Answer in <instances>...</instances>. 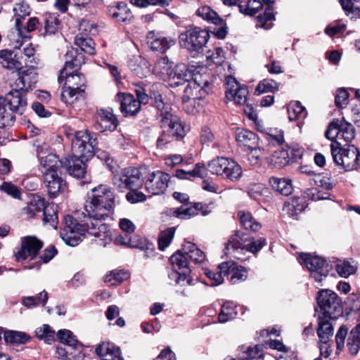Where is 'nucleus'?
I'll list each match as a JSON object with an SVG mask.
<instances>
[{
	"instance_id": "nucleus-1",
	"label": "nucleus",
	"mask_w": 360,
	"mask_h": 360,
	"mask_svg": "<svg viewBox=\"0 0 360 360\" xmlns=\"http://www.w3.org/2000/svg\"><path fill=\"white\" fill-rule=\"evenodd\" d=\"M115 204V195L112 189L107 185H99L91 189L82 214L84 218H88L91 224L90 232L101 240H105L104 245L110 240V232L108 227L101 224V219L107 217Z\"/></svg>"
},
{
	"instance_id": "nucleus-2",
	"label": "nucleus",
	"mask_w": 360,
	"mask_h": 360,
	"mask_svg": "<svg viewBox=\"0 0 360 360\" xmlns=\"http://www.w3.org/2000/svg\"><path fill=\"white\" fill-rule=\"evenodd\" d=\"M65 59L64 68L60 70L58 76V82H63L65 80V85L61 93V99L65 103L72 104L82 96L84 89L75 86L76 84L73 80H80V76L73 74L74 70L68 72V69L80 67L84 63V56L82 53L78 52V49L71 48L65 53Z\"/></svg>"
},
{
	"instance_id": "nucleus-3",
	"label": "nucleus",
	"mask_w": 360,
	"mask_h": 360,
	"mask_svg": "<svg viewBox=\"0 0 360 360\" xmlns=\"http://www.w3.org/2000/svg\"><path fill=\"white\" fill-rule=\"evenodd\" d=\"M83 224H79L72 217L67 215L64 217L63 226L60 229V236L68 245L75 247L79 244L86 233L94 236L89 231L91 224L88 218H84Z\"/></svg>"
},
{
	"instance_id": "nucleus-4",
	"label": "nucleus",
	"mask_w": 360,
	"mask_h": 360,
	"mask_svg": "<svg viewBox=\"0 0 360 360\" xmlns=\"http://www.w3.org/2000/svg\"><path fill=\"white\" fill-rule=\"evenodd\" d=\"M162 134L157 140V148L164 149L174 140H179L185 136L184 127L179 118L173 114H167L161 119Z\"/></svg>"
},
{
	"instance_id": "nucleus-5",
	"label": "nucleus",
	"mask_w": 360,
	"mask_h": 360,
	"mask_svg": "<svg viewBox=\"0 0 360 360\" xmlns=\"http://www.w3.org/2000/svg\"><path fill=\"white\" fill-rule=\"evenodd\" d=\"M319 309H316L318 317L323 316L328 319H338L342 314L340 298L330 290H321L316 297Z\"/></svg>"
},
{
	"instance_id": "nucleus-6",
	"label": "nucleus",
	"mask_w": 360,
	"mask_h": 360,
	"mask_svg": "<svg viewBox=\"0 0 360 360\" xmlns=\"http://www.w3.org/2000/svg\"><path fill=\"white\" fill-rule=\"evenodd\" d=\"M209 39L210 34L206 30L195 26L188 27L179 37L181 47L194 53L202 52Z\"/></svg>"
},
{
	"instance_id": "nucleus-7",
	"label": "nucleus",
	"mask_w": 360,
	"mask_h": 360,
	"mask_svg": "<svg viewBox=\"0 0 360 360\" xmlns=\"http://www.w3.org/2000/svg\"><path fill=\"white\" fill-rule=\"evenodd\" d=\"M330 150L334 162L341 166L345 171L349 172L357 169L360 153L354 146L341 148L340 143L335 141L330 144Z\"/></svg>"
},
{
	"instance_id": "nucleus-8",
	"label": "nucleus",
	"mask_w": 360,
	"mask_h": 360,
	"mask_svg": "<svg viewBox=\"0 0 360 360\" xmlns=\"http://www.w3.org/2000/svg\"><path fill=\"white\" fill-rule=\"evenodd\" d=\"M27 98L25 94L17 89L11 90L6 96L3 102L0 101V106L5 112L1 115L12 117L11 123L0 128L12 126L15 121L14 114L22 115L27 108Z\"/></svg>"
},
{
	"instance_id": "nucleus-9",
	"label": "nucleus",
	"mask_w": 360,
	"mask_h": 360,
	"mask_svg": "<svg viewBox=\"0 0 360 360\" xmlns=\"http://www.w3.org/2000/svg\"><path fill=\"white\" fill-rule=\"evenodd\" d=\"M147 173L148 167L146 166L125 168L120 175L114 177V184L118 187L124 186L129 189L141 188L143 184Z\"/></svg>"
},
{
	"instance_id": "nucleus-10",
	"label": "nucleus",
	"mask_w": 360,
	"mask_h": 360,
	"mask_svg": "<svg viewBox=\"0 0 360 360\" xmlns=\"http://www.w3.org/2000/svg\"><path fill=\"white\" fill-rule=\"evenodd\" d=\"M208 170L213 174L224 176L231 181L238 179L242 175L241 167L234 160L224 157L210 161Z\"/></svg>"
},
{
	"instance_id": "nucleus-11",
	"label": "nucleus",
	"mask_w": 360,
	"mask_h": 360,
	"mask_svg": "<svg viewBox=\"0 0 360 360\" xmlns=\"http://www.w3.org/2000/svg\"><path fill=\"white\" fill-rule=\"evenodd\" d=\"M299 262L306 266L311 273V277L319 283L322 281L323 277L327 276L332 269V265L324 258L309 253L301 254Z\"/></svg>"
},
{
	"instance_id": "nucleus-12",
	"label": "nucleus",
	"mask_w": 360,
	"mask_h": 360,
	"mask_svg": "<svg viewBox=\"0 0 360 360\" xmlns=\"http://www.w3.org/2000/svg\"><path fill=\"white\" fill-rule=\"evenodd\" d=\"M120 228L126 234L125 236L119 235L115 238V243L116 245H121L129 246L131 248H139L141 250H149L151 243H148L144 238H139L136 240L129 236L130 234L134 232L136 226L129 219L123 218L120 220Z\"/></svg>"
},
{
	"instance_id": "nucleus-13",
	"label": "nucleus",
	"mask_w": 360,
	"mask_h": 360,
	"mask_svg": "<svg viewBox=\"0 0 360 360\" xmlns=\"http://www.w3.org/2000/svg\"><path fill=\"white\" fill-rule=\"evenodd\" d=\"M97 144L96 138L91 136L87 131H79L74 134L72 140L73 155L87 158L94 155Z\"/></svg>"
},
{
	"instance_id": "nucleus-14",
	"label": "nucleus",
	"mask_w": 360,
	"mask_h": 360,
	"mask_svg": "<svg viewBox=\"0 0 360 360\" xmlns=\"http://www.w3.org/2000/svg\"><path fill=\"white\" fill-rule=\"evenodd\" d=\"M170 175L160 170L151 172L148 168L144 184L146 191L152 195L163 194L169 185Z\"/></svg>"
},
{
	"instance_id": "nucleus-15",
	"label": "nucleus",
	"mask_w": 360,
	"mask_h": 360,
	"mask_svg": "<svg viewBox=\"0 0 360 360\" xmlns=\"http://www.w3.org/2000/svg\"><path fill=\"white\" fill-rule=\"evenodd\" d=\"M354 127L344 118L340 121L338 120L332 121L325 132V136L329 140L332 141L337 138L345 142H351L354 138Z\"/></svg>"
},
{
	"instance_id": "nucleus-16",
	"label": "nucleus",
	"mask_w": 360,
	"mask_h": 360,
	"mask_svg": "<svg viewBox=\"0 0 360 360\" xmlns=\"http://www.w3.org/2000/svg\"><path fill=\"white\" fill-rule=\"evenodd\" d=\"M210 85V75L208 74L201 75L198 72H193V77L184 89V94L182 97L184 103H191L197 99L195 92L205 91V88Z\"/></svg>"
},
{
	"instance_id": "nucleus-17",
	"label": "nucleus",
	"mask_w": 360,
	"mask_h": 360,
	"mask_svg": "<svg viewBox=\"0 0 360 360\" xmlns=\"http://www.w3.org/2000/svg\"><path fill=\"white\" fill-rule=\"evenodd\" d=\"M42 245V242L34 236L24 238L20 250L15 254L16 260L20 262L27 258L30 261L37 260V255Z\"/></svg>"
},
{
	"instance_id": "nucleus-18",
	"label": "nucleus",
	"mask_w": 360,
	"mask_h": 360,
	"mask_svg": "<svg viewBox=\"0 0 360 360\" xmlns=\"http://www.w3.org/2000/svg\"><path fill=\"white\" fill-rule=\"evenodd\" d=\"M226 81V98L228 100H233L236 104H245L248 94V89L240 86L238 82L232 76H228Z\"/></svg>"
},
{
	"instance_id": "nucleus-19",
	"label": "nucleus",
	"mask_w": 360,
	"mask_h": 360,
	"mask_svg": "<svg viewBox=\"0 0 360 360\" xmlns=\"http://www.w3.org/2000/svg\"><path fill=\"white\" fill-rule=\"evenodd\" d=\"M42 173L44 184L51 198H55L65 189L66 184L63 178L58 175V172L50 171L48 172H42Z\"/></svg>"
},
{
	"instance_id": "nucleus-20",
	"label": "nucleus",
	"mask_w": 360,
	"mask_h": 360,
	"mask_svg": "<svg viewBox=\"0 0 360 360\" xmlns=\"http://www.w3.org/2000/svg\"><path fill=\"white\" fill-rule=\"evenodd\" d=\"M18 77L15 82V86L22 91H28L34 89L38 81V73L34 67H30L23 70H20Z\"/></svg>"
},
{
	"instance_id": "nucleus-21",
	"label": "nucleus",
	"mask_w": 360,
	"mask_h": 360,
	"mask_svg": "<svg viewBox=\"0 0 360 360\" xmlns=\"http://www.w3.org/2000/svg\"><path fill=\"white\" fill-rule=\"evenodd\" d=\"M193 77V71L185 64H179L169 72L168 75L169 84L171 86L183 85L186 82L189 83Z\"/></svg>"
},
{
	"instance_id": "nucleus-22",
	"label": "nucleus",
	"mask_w": 360,
	"mask_h": 360,
	"mask_svg": "<svg viewBox=\"0 0 360 360\" xmlns=\"http://www.w3.org/2000/svg\"><path fill=\"white\" fill-rule=\"evenodd\" d=\"M63 164L64 167L71 176L77 179L86 178V165L82 157L69 156L65 158Z\"/></svg>"
},
{
	"instance_id": "nucleus-23",
	"label": "nucleus",
	"mask_w": 360,
	"mask_h": 360,
	"mask_svg": "<svg viewBox=\"0 0 360 360\" xmlns=\"http://www.w3.org/2000/svg\"><path fill=\"white\" fill-rule=\"evenodd\" d=\"M250 240V236L248 234L241 232L236 231L228 241L225 248L226 255H233V257L240 259L236 255L238 250H245L248 243Z\"/></svg>"
},
{
	"instance_id": "nucleus-24",
	"label": "nucleus",
	"mask_w": 360,
	"mask_h": 360,
	"mask_svg": "<svg viewBox=\"0 0 360 360\" xmlns=\"http://www.w3.org/2000/svg\"><path fill=\"white\" fill-rule=\"evenodd\" d=\"M118 121L111 110L101 108L98 110L97 122L95 128L100 131H114Z\"/></svg>"
},
{
	"instance_id": "nucleus-25",
	"label": "nucleus",
	"mask_w": 360,
	"mask_h": 360,
	"mask_svg": "<svg viewBox=\"0 0 360 360\" xmlns=\"http://www.w3.org/2000/svg\"><path fill=\"white\" fill-rule=\"evenodd\" d=\"M117 100L120 102V110L124 116L136 115L140 110V103L130 94L119 93Z\"/></svg>"
},
{
	"instance_id": "nucleus-26",
	"label": "nucleus",
	"mask_w": 360,
	"mask_h": 360,
	"mask_svg": "<svg viewBox=\"0 0 360 360\" xmlns=\"http://www.w3.org/2000/svg\"><path fill=\"white\" fill-rule=\"evenodd\" d=\"M204 205L201 202H195L193 205H184L180 207L175 208L174 214L179 219H188L196 216L200 210H202V215L205 216L210 213V211L203 210Z\"/></svg>"
},
{
	"instance_id": "nucleus-27",
	"label": "nucleus",
	"mask_w": 360,
	"mask_h": 360,
	"mask_svg": "<svg viewBox=\"0 0 360 360\" xmlns=\"http://www.w3.org/2000/svg\"><path fill=\"white\" fill-rule=\"evenodd\" d=\"M102 360H124L120 349L111 342H102L96 349Z\"/></svg>"
},
{
	"instance_id": "nucleus-28",
	"label": "nucleus",
	"mask_w": 360,
	"mask_h": 360,
	"mask_svg": "<svg viewBox=\"0 0 360 360\" xmlns=\"http://www.w3.org/2000/svg\"><path fill=\"white\" fill-rule=\"evenodd\" d=\"M147 38L150 40L151 49L161 53H165L171 46L175 44V41L171 37L160 35L155 37L153 32H149Z\"/></svg>"
},
{
	"instance_id": "nucleus-29",
	"label": "nucleus",
	"mask_w": 360,
	"mask_h": 360,
	"mask_svg": "<svg viewBox=\"0 0 360 360\" xmlns=\"http://www.w3.org/2000/svg\"><path fill=\"white\" fill-rule=\"evenodd\" d=\"M109 14L117 22L129 23L133 18L132 13L124 2H119L109 8Z\"/></svg>"
},
{
	"instance_id": "nucleus-30",
	"label": "nucleus",
	"mask_w": 360,
	"mask_h": 360,
	"mask_svg": "<svg viewBox=\"0 0 360 360\" xmlns=\"http://www.w3.org/2000/svg\"><path fill=\"white\" fill-rule=\"evenodd\" d=\"M335 319H328L323 316L318 317L319 326L317 328V334L321 343H328L330 340V338L333 334V327L330 321Z\"/></svg>"
},
{
	"instance_id": "nucleus-31",
	"label": "nucleus",
	"mask_w": 360,
	"mask_h": 360,
	"mask_svg": "<svg viewBox=\"0 0 360 360\" xmlns=\"http://www.w3.org/2000/svg\"><path fill=\"white\" fill-rule=\"evenodd\" d=\"M17 55L13 51L4 49L0 51V64L8 70H20L22 63L16 58Z\"/></svg>"
},
{
	"instance_id": "nucleus-32",
	"label": "nucleus",
	"mask_w": 360,
	"mask_h": 360,
	"mask_svg": "<svg viewBox=\"0 0 360 360\" xmlns=\"http://www.w3.org/2000/svg\"><path fill=\"white\" fill-rule=\"evenodd\" d=\"M172 268L190 276L191 269L186 255L182 250H177L169 258Z\"/></svg>"
},
{
	"instance_id": "nucleus-33",
	"label": "nucleus",
	"mask_w": 360,
	"mask_h": 360,
	"mask_svg": "<svg viewBox=\"0 0 360 360\" xmlns=\"http://www.w3.org/2000/svg\"><path fill=\"white\" fill-rule=\"evenodd\" d=\"M238 356L240 360H258L263 356L262 345H243L239 347Z\"/></svg>"
},
{
	"instance_id": "nucleus-34",
	"label": "nucleus",
	"mask_w": 360,
	"mask_h": 360,
	"mask_svg": "<svg viewBox=\"0 0 360 360\" xmlns=\"http://www.w3.org/2000/svg\"><path fill=\"white\" fill-rule=\"evenodd\" d=\"M236 139L239 144L247 146L248 148H254L259 143L258 136L253 131L244 129L237 130Z\"/></svg>"
},
{
	"instance_id": "nucleus-35",
	"label": "nucleus",
	"mask_w": 360,
	"mask_h": 360,
	"mask_svg": "<svg viewBox=\"0 0 360 360\" xmlns=\"http://www.w3.org/2000/svg\"><path fill=\"white\" fill-rule=\"evenodd\" d=\"M305 207V202L302 198L293 197L285 202L283 210L289 217L296 218L299 214L304 210Z\"/></svg>"
},
{
	"instance_id": "nucleus-36",
	"label": "nucleus",
	"mask_w": 360,
	"mask_h": 360,
	"mask_svg": "<svg viewBox=\"0 0 360 360\" xmlns=\"http://www.w3.org/2000/svg\"><path fill=\"white\" fill-rule=\"evenodd\" d=\"M269 184L275 191L283 195H289L293 190L291 180L288 178L273 176L269 179Z\"/></svg>"
},
{
	"instance_id": "nucleus-37",
	"label": "nucleus",
	"mask_w": 360,
	"mask_h": 360,
	"mask_svg": "<svg viewBox=\"0 0 360 360\" xmlns=\"http://www.w3.org/2000/svg\"><path fill=\"white\" fill-rule=\"evenodd\" d=\"M358 264L354 259L338 260L335 265V270L340 276L347 278L354 274L357 270Z\"/></svg>"
},
{
	"instance_id": "nucleus-38",
	"label": "nucleus",
	"mask_w": 360,
	"mask_h": 360,
	"mask_svg": "<svg viewBox=\"0 0 360 360\" xmlns=\"http://www.w3.org/2000/svg\"><path fill=\"white\" fill-rule=\"evenodd\" d=\"M44 25L43 35L55 34L59 25L58 15L56 13H46L42 16Z\"/></svg>"
},
{
	"instance_id": "nucleus-39",
	"label": "nucleus",
	"mask_w": 360,
	"mask_h": 360,
	"mask_svg": "<svg viewBox=\"0 0 360 360\" xmlns=\"http://www.w3.org/2000/svg\"><path fill=\"white\" fill-rule=\"evenodd\" d=\"M64 161H61L59 158L54 154H49L45 157L40 158V164L44 170L42 172L56 171L64 167Z\"/></svg>"
},
{
	"instance_id": "nucleus-40",
	"label": "nucleus",
	"mask_w": 360,
	"mask_h": 360,
	"mask_svg": "<svg viewBox=\"0 0 360 360\" xmlns=\"http://www.w3.org/2000/svg\"><path fill=\"white\" fill-rule=\"evenodd\" d=\"M183 251L186 255L187 258L196 262H202L205 259V253L200 250L195 244L186 241L183 245Z\"/></svg>"
},
{
	"instance_id": "nucleus-41",
	"label": "nucleus",
	"mask_w": 360,
	"mask_h": 360,
	"mask_svg": "<svg viewBox=\"0 0 360 360\" xmlns=\"http://www.w3.org/2000/svg\"><path fill=\"white\" fill-rule=\"evenodd\" d=\"M266 4V8L264 15H259L257 18V26L269 30L272 27V20H274V15L273 13V8L269 4L271 0H262Z\"/></svg>"
},
{
	"instance_id": "nucleus-42",
	"label": "nucleus",
	"mask_w": 360,
	"mask_h": 360,
	"mask_svg": "<svg viewBox=\"0 0 360 360\" xmlns=\"http://www.w3.org/2000/svg\"><path fill=\"white\" fill-rule=\"evenodd\" d=\"M347 347L350 354L355 355L360 349V324L354 327L347 338Z\"/></svg>"
},
{
	"instance_id": "nucleus-43",
	"label": "nucleus",
	"mask_w": 360,
	"mask_h": 360,
	"mask_svg": "<svg viewBox=\"0 0 360 360\" xmlns=\"http://www.w3.org/2000/svg\"><path fill=\"white\" fill-rule=\"evenodd\" d=\"M238 217L240 219L242 226L246 230H250L254 232L259 231L262 226L257 221L249 212L239 211L238 212Z\"/></svg>"
},
{
	"instance_id": "nucleus-44",
	"label": "nucleus",
	"mask_w": 360,
	"mask_h": 360,
	"mask_svg": "<svg viewBox=\"0 0 360 360\" xmlns=\"http://www.w3.org/2000/svg\"><path fill=\"white\" fill-rule=\"evenodd\" d=\"M57 337L62 344L66 345L70 349H77L82 346L78 340L75 338V336L73 335V333L69 330H59L57 333Z\"/></svg>"
},
{
	"instance_id": "nucleus-45",
	"label": "nucleus",
	"mask_w": 360,
	"mask_h": 360,
	"mask_svg": "<svg viewBox=\"0 0 360 360\" xmlns=\"http://www.w3.org/2000/svg\"><path fill=\"white\" fill-rule=\"evenodd\" d=\"M75 44L82 51L89 55L94 53V42L86 34H77L75 39Z\"/></svg>"
},
{
	"instance_id": "nucleus-46",
	"label": "nucleus",
	"mask_w": 360,
	"mask_h": 360,
	"mask_svg": "<svg viewBox=\"0 0 360 360\" xmlns=\"http://www.w3.org/2000/svg\"><path fill=\"white\" fill-rule=\"evenodd\" d=\"M198 16L201 17L202 19L211 22L214 25H220L222 19L219 15L212 10L210 6H200L196 11Z\"/></svg>"
},
{
	"instance_id": "nucleus-47",
	"label": "nucleus",
	"mask_w": 360,
	"mask_h": 360,
	"mask_svg": "<svg viewBox=\"0 0 360 360\" xmlns=\"http://www.w3.org/2000/svg\"><path fill=\"white\" fill-rule=\"evenodd\" d=\"M22 22L20 17L16 18L15 19V31H12L10 34H8V37L11 41V45L14 49H20L22 46L21 38L25 37L23 35L22 31Z\"/></svg>"
},
{
	"instance_id": "nucleus-48",
	"label": "nucleus",
	"mask_w": 360,
	"mask_h": 360,
	"mask_svg": "<svg viewBox=\"0 0 360 360\" xmlns=\"http://www.w3.org/2000/svg\"><path fill=\"white\" fill-rule=\"evenodd\" d=\"M129 273L124 270H113L105 276V282L110 285H117L129 278Z\"/></svg>"
},
{
	"instance_id": "nucleus-49",
	"label": "nucleus",
	"mask_w": 360,
	"mask_h": 360,
	"mask_svg": "<svg viewBox=\"0 0 360 360\" xmlns=\"http://www.w3.org/2000/svg\"><path fill=\"white\" fill-rule=\"evenodd\" d=\"M57 206L54 204L48 205L43 211V221L44 224H49L53 229L57 228L58 223Z\"/></svg>"
},
{
	"instance_id": "nucleus-50",
	"label": "nucleus",
	"mask_w": 360,
	"mask_h": 360,
	"mask_svg": "<svg viewBox=\"0 0 360 360\" xmlns=\"http://www.w3.org/2000/svg\"><path fill=\"white\" fill-rule=\"evenodd\" d=\"M4 340L6 343L25 344L30 340V336L24 332L6 330L4 333Z\"/></svg>"
},
{
	"instance_id": "nucleus-51",
	"label": "nucleus",
	"mask_w": 360,
	"mask_h": 360,
	"mask_svg": "<svg viewBox=\"0 0 360 360\" xmlns=\"http://www.w3.org/2000/svg\"><path fill=\"white\" fill-rule=\"evenodd\" d=\"M205 171L204 165L196 164L192 170L176 169L175 176L181 179H190L196 176L202 178L205 174Z\"/></svg>"
},
{
	"instance_id": "nucleus-52",
	"label": "nucleus",
	"mask_w": 360,
	"mask_h": 360,
	"mask_svg": "<svg viewBox=\"0 0 360 360\" xmlns=\"http://www.w3.org/2000/svg\"><path fill=\"white\" fill-rule=\"evenodd\" d=\"M45 202L39 196L34 197L26 207L23 209L25 214L32 217L37 215V213L41 212L45 208Z\"/></svg>"
},
{
	"instance_id": "nucleus-53",
	"label": "nucleus",
	"mask_w": 360,
	"mask_h": 360,
	"mask_svg": "<svg viewBox=\"0 0 360 360\" xmlns=\"http://www.w3.org/2000/svg\"><path fill=\"white\" fill-rule=\"evenodd\" d=\"M288 117L290 120L304 119L307 116V110L298 101L291 102L288 108Z\"/></svg>"
},
{
	"instance_id": "nucleus-54",
	"label": "nucleus",
	"mask_w": 360,
	"mask_h": 360,
	"mask_svg": "<svg viewBox=\"0 0 360 360\" xmlns=\"http://www.w3.org/2000/svg\"><path fill=\"white\" fill-rule=\"evenodd\" d=\"M168 278L174 284L181 286L191 285L193 280L190 276L185 273H182L172 268V271L168 273Z\"/></svg>"
},
{
	"instance_id": "nucleus-55",
	"label": "nucleus",
	"mask_w": 360,
	"mask_h": 360,
	"mask_svg": "<svg viewBox=\"0 0 360 360\" xmlns=\"http://www.w3.org/2000/svg\"><path fill=\"white\" fill-rule=\"evenodd\" d=\"M271 163L276 167L281 168L290 163L289 150L285 148L274 153L271 159Z\"/></svg>"
},
{
	"instance_id": "nucleus-56",
	"label": "nucleus",
	"mask_w": 360,
	"mask_h": 360,
	"mask_svg": "<svg viewBox=\"0 0 360 360\" xmlns=\"http://www.w3.org/2000/svg\"><path fill=\"white\" fill-rule=\"evenodd\" d=\"M235 308L236 307L233 302H226L224 303L218 316L219 321L220 323H226L233 319L237 314Z\"/></svg>"
},
{
	"instance_id": "nucleus-57",
	"label": "nucleus",
	"mask_w": 360,
	"mask_h": 360,
	"mask_svg": "<svg viewBox=\"0 0 360 360\" xmlns=\"http://www.w3.org/2000/svg\"><path fill=\"white\" fill-rule=\"evenodd\" d=\"M47 300L48 294L45 290H43L36 296L24 297L22 300V303L25 307L31 308L40 304L44 306L46 303Z\"/></svg>"
},
{
	"instance_id": "nucleus-58",
	"label": "nucleus",
	"mask_w": 360,
	"mask_h": 360,
	"mask_svg": "<svg viewBox=\"0 0 360 360\" xmlns=\"http://www.w3.org/2000/svg\"><path fill=\"white\" fill-rule=\"evenodd\" d=\"M35 333L39 339L44 340L49 345L51 344L55 340V332L47 324L37 328Z\"/></svg>"
},
{
	"instance_id": "nucleus-59",
	"label": "nucleus",
	"mask_w": 360,
	"mask_h": 360,
	"mask_svg": "<svg viewBox=\"0 0 360 360\" xmlns=\"http://www.w3.org/2000/svg\"><path fill=\"white\" fill-rule=\"evenodd\" d=\"M280 84L271 79H264L261 81L255 90V92L259 95L266 92H275L278 90Z\"/></svg>"
},
{
	"instance_id": "nucleus-60",
	"label": "nucleus",
	"mask_w": 360,
	"mask_h": 360,
	"mask_svg": "<svg viewBox=\"0 0 360 360\" xmlns=\"http://www.w3.org/2000/svg\"><path fill=\"white\" fill-rule=\"evenodd\" d=\"M268 192L267 188L262 184H251L248 188L249 197L260 202L263 196Z\"/></svg>"
},
{
	"instance_id": "nucleus-61",
	"label": "nucleus",
	"mask_w": 360,
	"mask_h": 360,
	"mask_svg": "<svg viewBox=\"0 0 360 360\" xmlns=\"http://www.w3.org/2000/svg\"><path fill=\"white\" fill-rule=\"evenodd\" d=\"M238 6L240 13L248 15H253L262 8V3L260 0H248L246 4H239Z\"/></svg>"
},
{
	"instance_id": "nucleus-62",
	"label": "nucleus",
	"mask_w": 360,
	"mask_h": 360,
	"mask_svg": "<svg viewBox=\"0 0 360 360\" xmlns=\"http://www.w3.org/2000/svg\"><path fill=\"white\" fill-rule=\"evenodd\" d=\"M175 233V228H169L160 233L158 239L159 249L165 250L171 243Z\"/></svg>"
},
{
	"instance_id": "nucleus-63",
	"label": "nucleus",
	"mask_w": 360,
	"mask_h": 360,
	"mask_svg": "<svg viewBox=\"0 0 360 360\" xmlns=\"http://www.w3.org/2000/svg\"><path fill=\"white\" fill-rule=\"evenodd\" d=\"M22 53L25 57V62L26 65L34 67L39 64V59L35 56V49L31 44L23 48Z\"/></svg>"
},
{
	"instance_id": "nucleus-64",
	"label": "nucleus",
	"mask_w": 360,
	"mask_h": 360,
	"mask_svg": "<svg viewBox=\"0 0 360 360\" xmlns=\"http://www.w3.org/2000/svg\"><path fill=\"white\" fill-rule=\"evenodd\" d=\"M155 71L162 75H169V72L172 70V63L167 56L162 57L155 63Z\"/></svg>"
}]
</instances>
